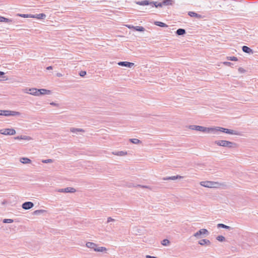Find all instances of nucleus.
Wrapping results in <instances>:
<instances>
[{
  "mask_svg": "<svg viewBox=\"0 0 258 258\" xmlns=\"http://www.w3.org/2000/svg\"><path fill=\"white\" fill-rule=\"evenodd\" d=\"M171 177L170 176H169V177H166V178H164L163 179L164 180H171Z\"/></svg>",
  "mask_w": 258,
  "mask_h": 258,
  "instance_id": "de8ad7c7",
  "label": "nucleus"
},
{
  "mask_svg": "<svg viewBox=\"0 0 258 258\" xmlns=\"http://www.w3.org/2000/svg\"><path fill=\"white\" fill-rule=\"evenodd\" d=\"M115 220L113 218H112L111 217H108L107 218V223H109L110 222H113V221H114Z\"/></svg>",
  "mask_w": 258,
  "mask_h": 258,
  "instance_id": "58836bf2",
  "label": "nucleus"
},
{
  "mask_svg": "<svg viewBox=\"0 0 258 258\" xmlns=\"http://www.w3.org/2000/svg\"><path fill=\"white\" fill-rule=\"evenodd\" d=\"M137 186L141 187L142 188H148V186H146V185H137Z\"/></svg>",
  "mask_w": 258,
  "mask_h": 258,
  "instance_id": "37998d69",
  "label": "nucleus"
},
{
  "mask_svg": "<svg viewBox=\"0 0 258 258\" xmlns=\"http://www.w3.org/2000/svg\"><path fill=\"white\" fill-rule=\"evenodd\" d=\"M238 71L240 72V73H244L245 72V70L243 69V68H239L238 69Z\"/></svg>",
  "mask_w": 258,
  "mask_h": 258,
  "instance_id": "ea45409f",
  "label": "nucleus"
},
{
  "mask_svg": "<svg viewBox=\"0 0 258 258\" xmlns=\"http://www.w3.org/2000/svg\"><path fill=\"white\" fill-rule=\"evenodd\" d=\"M242 49L243 52L248 54H253V50L251 48L246 46H243L242 48Z\"/></svg>",
  "mask_w": 258,
  "mask_h": 258,
  "instance_id": "2eb2a0df",
  "label": "nucleus"
},
{
  "mask_svg": "<svg viewBox=\"0 0 258 258\" xmlns=\"http://www.w3.org/2000/svg\"><path fill=\"white\" fill-rule=\"evenodd\" d=\"M70 131L74 133H77L78 132H84V131L82 128L74 127L71 128Z\"/></svg>",
  "mask_w": 258,
  "mask_h": 258,
  "instance_id": "412c9836",
  "label": "nucleus"
},
{
  "mask_svg": "<svg viewBox=\"0 0 258 258\" xmlns=\"http://www.w3.org/2000/svg\"><path fill=\"white\" fill-rule=\"evenodd\" d=\"M208 234L209 232L206 229H201L195 233L193 236L196 237L197 239H200L202 238L204 235H207Z\"/></svg>",
  "mask_w": 258,
  "mask_h": 258,
  "instance_id": "0eeeda50",
  "label": "nucleus"
},
{
  "mask_svg": "<svg viewBox=\"0 0 258 258\" xmlns=\"http://www.w3.org/2000/svg\"><path fill=\"white\" fill-rule=\"evenodd\" d=\"M161 4H162V6H171L173 4L172 0H163Z\"/></svg>",
  "mask_w": 258,
  "mask_h": 258,
  "instance_id": "aec40b11",
  "label": "nucleus"
},
{
  "mask_svg": "<svg viewBox=\"0 0 258 258\" xmlns=\"http://www.w3.org/2000/svg\"><path fill=\"white\" fill-rule=\"evenodd\" d=\"M171 177V180H176L177 179H181L183 178V176H181L180 175H176V176H172Z\"/></svg>",
  "mask_w": 258,
  "mask_h": 258,
  "instance_id": "2f4dec72",
  "label": "nucleus"
},
{
  "mask_svg": "<svg viewBox=\"0 0 258 258\" xmlns=\"http://www.w3.org/2000/svg\"><path fill=\"white\" fill-rule=\"evenodd\" d=\"M0 22H5L6 23H10V22H12V20L11 19H9L6 18L4 17L0 16Z\"/></svg>",
  "mask_w": 258,
  "mask_h": 258,
  "instance_id": "393cba45",
  "label": "nucleus"
},
{
  "mask_svg": "<svg viewBox=\"0 0 258 258\" xmlns=\"http://www.w3.org/2000/svg\"><path fill=\"white\" fill-rule=\"evenodd\" d=\"M50 104L51 105L54 106H58V104L55 103L53 102H51L50 103Z\"/></svg>",
  "mask_w": 258,
  "mask_h": 258,
  "instance_id": "79ce46f5",
  "label": "nucleus"
},
{
  "mask_svg": "<svg viewBox=\"0 0 258 258\" xmlns=\"http://www.w3.org/2000/svg\"><path fill=\"white\" fill-rule=\"evenodd\" d=\"M13 220L11 219H5L3 220L4 223H12L13 222Z\"/></svg>",
  "mask_w": 258,
  "mask_h": 258,
  "instance_id": "473e14b6",
  "label": "nucleus"
},
{
  "mask_svg": "<svg viewBox=\"0 0 258 258\" xmlns=\"http://www.w3.org/2000/svg\"><path fill=\"white\" fill-rule=\"evenodd\" d=\"M136 4L140 6L150 5L152 7H155L156 8L162 7V4L158 3L157 2L150 1L149 0H144L142 1L136 2Z\"/></svg>",
  "mask_w": 258,
  "mask_h": 258,
  "instance_id": "7ed1b4c3",
  "label": "nucleus"
},
{
  "mask_svg": "<svg viewBox=\"0 0 258 258\" xmlns=\"http://www.w3.org/2000/svg\"><path fill=\"white\" fill-rule=\"evenodd\" d=\"M43 212V210H36L34 211V213L35 214H40V213H41Z\"/></svg>",
  "mask_w": 258,
  "mask_h": 258,
  "instance_id": "e433bc0d",
  "label": "nucleus"
},
{
  "mask_svg": "<svg viewBox=\"0 0 258 258\" xmlns=\"http://www.w3.org/2000/svg\"><path fill=\"white\" fill-rule=\"evenodd\" d=\"M3 115L6 116H20L21 113L20 112L11 111V110H3Z\"/></svg>",
  "mask_w": 258,
  "mask_h": 258,
  "instance_id": "1a4fd4ad",
  "label": "nucleus"
},
{
  "mask_svg": "<svg viewBox=\"0 0 258 258\" xmlns=\"http://www.w3.org/2000/svg\"><path fill=\"white\" fill-rule=\"evenodd\" d=\"M188 15L191 17H196L198 19L202 18V16L194 12H189Z\"/></svg>",
  "mask_w": 258,
  "mask_h": 258,
  "instance_id": "dca6fc26",
  "label": "nucleus"
},
{
  "mask_svg": "<svg viewBox=\"0 0 258 258\" xmlns=\"http://www.w3.org/2000/svg\"><path fill=\"white\" fill-rule=\"evenodd\" d=\"M112 154L113 155L119 156H124L127 154V152H126V151L113 152Z\"/></svg>",
  "mask_w": 258,
  "mask_h": 258,
  "instance_id": "a211bd4d",
  "label": "nucleus"
},
{
  "mask_svg": "<svg viewBox=\"0 0 258 258\" xmlns=\"http://www.w3.org/2000/svg\"><path fill=\"white\" fill-rule=\"evenodd\" d=\"M0 134L4 135H14L16 131L14 128H5L0 130Z\"/></svg>",
  "mask_w": 258,
  "mask_h": 258,
  "instance_id": "6e6552de",
  "label": "nucleus"
},
{
  "mask_svg": "<svg viewBox=\"0 0 258 258\" xmlns=\"http://www.w3.org/2000/svg\"><path fill=\"white\" fill-rule=\"evenodd\" d=\"M199 244L201 245H210L211 244V242L209 240L206 239H203L198 242Z\"/></svg>",
  "mask_w": 258,
  "mask_h": 258,
  "instance_id": "4468645a",
  "label": "nucleus"
},
{
  "mask_svg": "<svg viewBox=\"0 0 258 258\" xmlns=\"http://www.w3.org/2000/svg\"><path fill=\"white\" fill-rule=\"evenodd\" d=\"M57 191L59 192L74 193L76 192V190L73 187H68L64 188L58 189Z\"/></svg>",
  "mask_w": 258,
  "mask_h": 258,
  "instance_id": "9d476101",
  "label": "nucleus"
},
{
  "mask_svg": "<svg viewBox=\"0 0 258 258\" xmlns=\"http://www.w3.org/2000/svg\"><path fill=\"white\" fill-rule=\"evenodd\" d=\"M214 143L218 146L229 148H234L237 147V144L235 143L226 140H217L214 142Z\"/></svg>",
  "mask_w": 258,
  "mask_h": 258,
  "instance_id": "f257e3e1",
  "label": "nucleus"
},
{
  "mask_svg": "<svg viewBox=\"0 0 258 258\" xmlns=\"http://www.w3.org/2000/svg\"><path fill=\"white\" fill-rule=\"evenodd\" d=\"M200 185L206 187L213 188L218 187L220 185V183L216 182L206 181H201Z\"/></svg>",
  "mask_w": 258,
  "mask_h": 258,
  "instance_id": "423d86ee",
  "label": "nucleus"
},
{
  "mask_svg": "<svg viewBox=\"0 0 258 258\" xmlns=\"http://www.w3.org/2000/svg\"><path fill=\"white\" fill-rule=\"evenodd\" d=\"M227 58L228 60L231 61H237L238 60L237 58L235 56H228Z\"/></svg>",
  "mask_w": 258,
  "mask_h": 258,
  "instance_id": "72a5a7b5",
  "label": "nucleus"
},
{
  "mask_svg": "<svg viewBox=\"0 0 258 258\" xmlns=\"http://www.w3.org/2000/svg\"><path fill=\"white\" fill-rule=\"evenodd\" d=\"M5 74V73L3 72L0 71V77L3 76Z\"/></svg>",
  "mask_w": 258,
  "mask_h": 258,
  "instance_id": "8fccbe9b",
  "label": "nucleus"
},
{
  "mask_svg": "<svg viewBox=\"0 0 258 258\" xmlns=\"http://www.w3.org/2000/svg\"><path fill=\"white\" fill-rule=\"evenodd\" d=\"M217 227L218 228H225V229H228L229 230H230L231 229H232V228L229 226H227L224 224H218L217 225Z\"/></svg>",
  "mask_w": 258,
  "mask_h": 258,
  "instance_id": "4be33fe9",
  "label": "nucleus"
},
{
  "mask_svg": "<svg viewBox=\"0 0 258 258\" xmlns=\"http://www.w3.org/2000/svg\"><path fill=\"white\" fill-rule=\"evenodd\" d=\"M170 241L167 239L163 240L161 242V244L164 246H167L169 244Z\"/></svg>",
  "mask_w": 258,
  "mask_h": 258,
  "instance_id": "c85d7f7f",
  "label": "nucleus"
},
{
  "mask_svg": "<svg viewBox=\"0 0 258 258\" xmlns=\"http://www.w3.org/2000/svg\"><path fill=\"white\" fill-rule=\"evenodd\" d=\"M20 16H21V17H24V18H28V15H25V14H24V15H21Z\"/></svg>",
  "mask_w": 258,
  "mask_h": 258,
  "instance_id": "49530a36",
  "label": "nucleus"
},
{
  "mask_svg": "<svg viewBox=\"0 0 258 258\" xmlns=\"http://www.w3.org/2000/svg\"><path fill=\"white\" fill-rule=\"evenodd\" d=\"M57 76L59 77L62 76V75H61V74L58 73V74H57Z\"/></svg>",
  "mask_w": 258,
  "mask_h": 258,
  "instance_id": "3c124183",
  "label": "nucleus"
},
{
  "mask_svg": "<svg viewBox=\"0 0 258 258\" xmlns=\"http://www.w3.org/2000/svg\"><path fill=\"white\" fill-rule=\"evenodd\" d=\"M186 33V31L185 29L179 28L176 30V33L178 35H182L185 34Z\"/></svg>",
  "mask_w": 258,
  "mask_h": 258,
  "instance_id": "5701e85b",
  "label": "nucleus"
},
{
  "mask_svg": "<svg viewBox=\"0 0 258 258\" xmlns=\"http://www.w3.org/2000/svg\"><path fill=\"white\" fill-rule=\"evenodd\" d=\"M189 128L191 130H196L204 133H214V127H206L200 125H191L189 126Z\"/></svg>",
  "mask_w": 258,
  "mask_h": 258,
  "instance_id": "f03ea898",
  "label": "nucleus"
},
{
  "mask_svg": "<svg viewBox=\"0 0 258 258\" xmlns=\"http://www.w3.org/2000/svg\"><path fill=\"white\" fill-rule=\"evenodd\" d=\"M22 140H26V141H30L32 140V138L30 136H22V138H21Z\"/></svg>",
  "mask_w": 258,
  "mask_h": 258,
  "instance_id": "7c9ffc66",
  "label": "nucleus"
},
{
  "mask_svg": "<svg viewBox=\"0 0 258 258\" xmlns=\"http://www.w3.org/2000/svg\"><path fill=\"white\" fill-rule=\"evenodd\" d=\"M51 91L45 89H38V96L40 95L50 94Z\"/></svg>",
  "mask_w": 258,
  "mask_h": 258,
  "instance_id": "ddd939ff",
  "label": "nucleus"
},
{
  "mask_svg": "<svg viewBox=\"0 0 258 258\" xmlns=\"http://www.w3.org/2000/svg\"><path fill=\"white\" fill-rule=\"evenodd\" d=\"M42 162L44 163H52L53 162V160L52 159H46V160H43Z\"/></svg>",
  "mask_w": 258,
  "mask_h": 258,
  "instance_id": "f704fd0d",
  "label": "nucleus"
},
{
  "mask_svg": "<svg viewBox=\"0 0 258 258\" xmlns=\"http://www.w3.org/2000/svg\"><path fill=\"white\" fill-rule=\"evenodd\" d=\"M31 17L35 18L34 16H31ZM46 17V15L44 14H39L37 15V17H35V18H37L38 19H43Z\"/></svg>",
  "mask_w": 258,
  "mask_h": 258,
  "instance_id": "cd10ccee",
  "label": "nucleus"
},
{
  "mask_svg": "<svg viewBox=\"0 0 258 258\" xmlns=\"http://www.w3.org/2000/svg\"><path fill=\"white\" fill-rule=\"evenodd\" d=\"M154 24L158 26H160V27H167V25L163 23V22H159V21H156V22H155Z\"/></svg>",
  "mask_w": 258,
  "mask_h": 258,
  "instance_id": "b1692460",
  "label": "nucleus"
},
{
  "mask_svg": "<svg viewBox=\"0 0 258 258\" xmlns=\"http://www.w3.org/2000/svg\"><path fill=\"white\" fill-rule=\"evenodd\" d=\"M218 131L224 132V133H225L226 134H230V135H240V133L238 131H236L234 130H230V129H228V128H224V127H219V126H217V127H214V133L213 134H216V132H217Z\"/></svg>",
  "mask_w": 258,
  "mask_h": 258,
  "instance_id": "20e7f679",
  "label": "nucleus"
},
{
  "mask_svg": "<svg viewBox=\"0 0 258 258\" xmlns=\"http://www.w3.org/2000/svg\"><path fill=\"white\" fill-rule=\"evenodd\" d=\"M3 112V110H0V115H3V112Z\"/></svg>",
  "mask_w": 258,
  "mask_h": 258,
  "instance_id": "603ef678",
  "label": "nucleus"
},
{
  "mask_svg": "<svg viewBox=\"0 0 258 258\" xmlns=\"http://www.w3.org/2000/svg\"><path fill=\"white\" fill-rule=\"evenodd\" d=\"M79 74L80 76L84 77L86 75V72L85 71H81Z\"/></svg>",
  "mask_w": 258,
  "mask_h": 258,
  "instance_id": "4c0bfd02",
  "label": "nucleus"
},
{
  "mask_svg": "<svg viewBox=\"0 0 258 258\" xmlns=\"http://www.w3.org/2000/svg\"><path fill=\"white\" fill-rule=\"evenodd\" d=\"M86 245L87 247L94 249L95 251L103 252L107 250L105 247H98L96 244L91 242H87Z\"/></svg>",
  "mask_w": 258,
  "mask_h": 258,
  "instance_id": "39448f33",
  "label": "nucleus"
},
{
  "mask_svg": "<svg viewBox=\"0 0 258 258\" xmlns=\"http://www.w3.org/2000/svg\"><path fill=\"white\" fill-rule=\"evenodd\" d=\"M20 138H22V136L16 137H15V140H22V139Z\"/></svg>",
  "mask_w": 258,
  "mask_h": 258,
  "instance_id": "c03bdc74",
  "label": "nucleus"
},
{
  "mask_svg": "<svg viewBox=\"0 0 258 258\" xmlns=\"http://www.w3.org/2000/svg\"><path fill=\"white\" fill-rule=\"evenodd\" d=\"M217 240L223 242L225 240V238L222 235H219L216 237Z\"/></svg>",
  "mask_w": 258,
  "mask_h": 258,
  "instance_id": "c756f323",
  "label": "nucleus"
},
{
  "mask_svg": "<svg viewBox=\"0 0 258 258\" xmlns=\"http://www.w3.org/2000/svg\"><path fill=\"white\" fill-rule=\"evenodd\" d=\"M134 29L140 32H143L145 30V28L142 26H135Z\"/></svg>",
  "mask_w": 258,
  "mask_h": 258,
  "instance_id": "bb28decb",
  "label": "nucleus"
},
{
  "mask_svg": "<svg viewBox=\"0 0 258 258\" xmlns=\"http://www.w3.org/2000/svg\"><path fill=\"white\" fill-rule=\"evenodd\" d=\"M29 94L34 96H38V89L36 88L30 89Z\"/></svg>",
  "mask_w": 258,
  "mask_h": 258,
  "instance_id": "f3484780",
  "label": "nucleus"
},
{
  "mask_svg": "<svg viewBox=\"0 0 258 258\" xmlns=\"http://www.w3.org/2000/svg\"><path fill=\"white\" fill-rule=\"evenodd\" d=\"M130 141L131 143L135 144H138L141 142V141L138 139H131Z\"/></svg>",
  "mask_w": 258,
  "mask_h": 258,
  "instance_id": "a878e982",
  "label": "nucleus"
},
{
  "mask_svg": "<svg viewBox=\"0 0 258 258\" xmlns=\"http://www.w3.org/2000/svg\"><path fill=\"white\" fill-rule=\"evenodd\" d=\"M126 26L129 28V29H134V27H135V26H133V25H126Z\"/></svg>",
  "mask_w": 258,
  "mask_h": 258,
  "instance_id": "a18cd8bd",
  "label": "nucleus"
},
{
  "mask_svg": "<svg viewBox=\"0 0 258 258\" xmlns=\"http://www.w3.org/2000/svg\"><path fill=\"white\" fill-rule=\"evenodd\" d=\"M224 64L226 65V66H230L231 64H232V63L230 62H224Z\"/></svg>",
  "mask_w": 258,
  "mask_h": 258,
  "instance_id": "a19ab883",
  "label": "nucleus"
},
{
  "mask_svg": "<svg viewBox=\"0 0 258 258\" xmlns=\"http://www.w3.org/2000/svg\"><path fill=\"white\" fill-rule=\"evenodd\" d=\"M46 69L47 70H52V67L51 66H49V67H47Z\"/></svg>",
  "mask_w": 258,
  "mask_h": 258,
  "instance_id": "09e8293b",
  "label": "nucleus"
},
{
  "mask_svg": "<svg viewBox=\"0 0 258 258\" xmlns=\"http://www.w3.org/2000/svg\"><path fill=\"white\" fill-rule=\"evenodd\" d=\"M20 161L23 164H29L31 162V160L28 158L23 157L20 158Z\"/></svg>",
  "mask_w": 258,
  "mask_h": 258,
  "instance_id": "6ab92c4d",
  "label": "nucleus"
},
{
  "mask_svg": "<svg viewBox=\"0 0 258 258\" xmlns=\"http://www.w3.org/2000/svg\"><path fill=\"white\" fill-rule=\"evenodd\" d=\"M34 206V204L31 202H26L22 204V208L25 210H29Z\"/></svg>",
  "mask_w": 258,
  "mask_h": 258,
  "instance_id": "9b49d317",
  "label": "nucleus"
},
{
  "mask_svg": "<svg viewBox=\"0 0 258 258\" xmlns=\"http://www.w3.org/2000/svg\"><path fill=\"white\" fill-rule=\"evenodd\" d=\"M30 88H24L22 90V91L25 93H27V94H29V92H30Z\"/></svg>",
  "mask_w": 258,
  "mask_h": 258,
  "instance_id": "c9c22d12",
  "label": "nucleus"
},
{
  "mask_svg": "<svg viewBox=\"0 0 258 258\" xmlns=\"http://www.w3.org/2000/svg\"><path fill=\"white\" fill-rule=\"evenodd\" d=\"M118 64L120 66L126 67L130 68L134 66V63L127 61H120L118 63Z\"/></svg>",
  "mask_w": 258,
  "mask_h": 258,
  "instance_id": "f8f14e48",
  "label": "nucleus"
}]
</instances>
